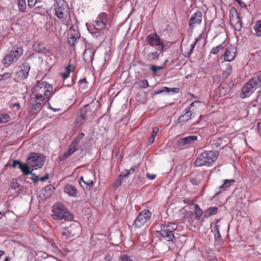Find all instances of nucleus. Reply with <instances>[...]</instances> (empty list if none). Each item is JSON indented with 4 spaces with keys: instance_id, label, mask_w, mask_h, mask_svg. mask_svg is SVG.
I'll return each instance as SVG.
<instances>
[{
    "instance_id": "nucleus-27",
    "label": "nucleus",
    "mask_w": 261,
    "mask_h": 261,
    "mask_svg": "<svg viewBox=\"0 0 261 261\" xmlns=\"http://www.w3.org/2000/svg\"><path fill=\"white\" fill-rule=\"evenodd\" d=\"M145 48L144 49L143 53L145 58L148 61H152L155 60H158L160 57V54L155 51L154 52H151L149 53H146L145 51Z\"/></svg>"
},
{
    "instance_id": "nucleus-25",
    "label": "nucleus",
    "mask_w": 261,
    "mask_h": 261,
    "mask_svg": "<svg viewBox=\"0 0 261 261\" xmlns=\"http://www.w3.org/2000/svg\"><path fill=\"white\" fill-rule=\"evenodd\" d=\"M64 192L71 197H76L77 194V190L73 185L66 184L64 188Z\"/></svg>"
},
{
    "instance_id": "nucleus-22",
    "label": "nucleus",
    "mask_w": 261,
    "mask_h": 261,
    "mask_svg": "<svg viewBox=\"0 0 261 261\" xmlns=\"http://www.w3.org/2000/svg\"><path fill=\"white\" fill-rule=\"evenodd\" d=\"M69 233L71 234L72 237L79 236L81 232V226L80 223L74 222L67 227Z\"/></svg>"
},
{
    "instance_id": "nucleus-4",
    "label": "nucleus",
    "mask_w": 261,
    "mask_h": 261,
    "mask_svg": "<svg viewBox=\"0 0 261 261\" xmlns=\"http://www.w3.org/2000/svg\"><path fill=\"white\" fill-rule=\"evenodd\" d=\"M177 228V225L175 223H168V224H162L161 229L157 230V237L160 239H164L165 240L172 243H174L175 235L173 231Z\"/></svg>"
},
{
    "instance_id": "nucleus-61",
    "label": "nucleus",
    "mask_w": 261,
    "mask_h": 261,
    "mask_svg": "<svg viewBox=\"0 0 261 261\" xmlns=\"http://www.w3.org/2000/svg\"><path fill=\"white\" fill-rule=\"evenodd\" d=\"M112 257L113 255H111L110 254H107L105 257V260L106 261H111L112 259Z\"/></svg>"
},
{
    "instance_id": "nucleus-49",
    "label": "nucleus",
    "mask_w": 261,
    "mask_h": 261,
    "mask_svg": "<svg viewBox=\"0 0 261 261\" xmlns=\"http://www.w3.org/2000/svg\"><path fill=\"white\" fill-rule=\"evenodd\" d=\"M120 261H133V259L127 254H122L120 257Z\"/></svg>"
},
{
    "instance_id": "nucleus-63",
    "label": "nucleus",
    "mask_w": 261,
    "mask_h": 261,
    "mask_svg": "<svg viewBox=\"0 0 261 261\" xmlns=\"http://www.w3.org/2000/svg\"><path fill=\"white\" fill-rule=\"evenodd\" d=\"M195 45L196 44H195L194 43L192 44H191L190 51L188 53V56H190L192 54L193 51L195 47Z\"/></svg>"
},
{
    "instance_id": "nucleus-11",
    "label": "nucleus",
    "mask_w": 261,
    "mask_h": 261,
    "mask_svg": "<svg viewBox=\"0 0 261 261\" xmlns=\"http://www.w3.org/2000/svg\"><path fill=\"white\" fill-rule=\"evenodd\" d=\"M146 42L150 46L155 47L159 51H163L165 48V44L156 33L148 35L146 37Z\"/></svg>"
},
{
    "instance_id": "nucleus-31",
    "label": "nucleus",
    "mask_w": 261,
    "mask_h": 261,
    "mask_svg": "<svg viewBox=\"0 0 261 261\" xmlns=\"http://www.w3.org/2000/svg\"><path fill=\"white\" fill-rule=\"evenodd\" d=\"M218 208L216 206L210 207L204 212V217H208L216 214L218 213Z\"/></svg>"
},
{
    "instance_id": "nucleus-54",
    "label": "nucleus",
    "mask_w": 261,
    "mask_h": 261,
    "mask_svg": "<svg viewBox=\"0 0 261 261\" xmlns=\"http://www.w3.org/2000/svg\"><path fill=\"white\" fill-rule=\"evenodd\" d=\"M159 131V129L157 127H154L152 128V130L151 132V137L152 138H155L156 135H158Z\"/></svg>"
},
{
    "instance_id": "nucleus-42",
    "label": "nucleus",
    "mask_w": 261,
    "mask_h": 261,
    "mask_svg": "<svg viewBox=\"0 0 261 261\" xmlns=\"http://www.w3.org/2000/svg\"><path fill=\"white\" fill-rule=\"evenodd\" d=\"M61 236L66 239L69 238L70 237H72L70 233H69V231L67 227H64L62 229L61 231Z\"/></svg>"
},
{
    "instance_id": "nucleus-10",
    "label": "nucleus",
    "mask_w": 261,
    "mask_h": 261,
    "mask_svg": "<svg viewBox=\"0 0 261 261\" xmlns=\"http://www.w3.org/2000/svg\"><path fill=\"white\" fill-rule=\"evenodd\" d=\"M23 53L21 47L14 48L8 54L6 55L2 60L5 67H9L12 62L17 61L22 55Z\"/></svg>"
},
{
    "instance_id": "nucleus-52",
    "label": "nucleus",
    "mask_w": 261,
    "mask_h": 261,
    "mask_svg": "<svg viewBox=\"0 0 261 261\" xmlns=\"http://www.w3.org/2000/svg\"><path fill=\"white\" fill-rule=\"evenodd\" d=\"M79 86L82 88H85L87 87V82L86 79H83L79 81Z\"/></svg>"
},
{
    "instance_id": "nucleus-50",
    "label": "nucleus",
    "mask_w": 261,
    "mask_h": 261,
    "mask_svg": "<svg viewBox=\"0 0 261 261\" xmlns=\"http://www.w3.org/2000/svg\"><path fill=\"white\" fill-rule=\"evenodd\" d=\"M165 66L164 65L161 66H157L154 65H152L150 67V69L155 73L156 71L159 70L163 69Z\"/></svg>"
},
{
    "instance_id": "nucleus-45",
    "label": "nucleus",
    "mask_w": 261,
    "mask_h": 261,
    "mask_svg": "<svg viewBox=\"0 0 261 261\" xmlns=\"http://www.w3.org/2000/svg\"><path fill=\"white\" fill-rule=\"evenodd\" d=\"M140 88L146 89L149 87V84L146 80H141L137 83Z\"/></svg>"
},
{
    "instance_id": "nucleus-24",
    "label": "nucleus",
    "mask_w": 261,
    "mask_h": 261,
    "mask_svg": "<svg viewBox=\"0 0 261 261\" xmlns=\"http://www.w3.org/2000/svg\"><path fill=\"white\" fill-rule=\"evenodd\" d=\"M230 91V88L226 84H221L216 90V94L219 97L226 95Z\"/></svg>"
},
{
    "instance_id": "nucleus-21",
    "label": "nucleus",
    "mask_w": 261,
    "mask_h": 261,
    "mask_svg": "<svg viewBox=\"0 0 261 261\" xmlns=\"http://www.w3.org/2000/svg\"><path fill=\"white\" fill-rule=\"evenodd\" d=\"M79 183L83 189H90L93 185V181L88 178L87 175L80 178Z\"/></svg>"
},
{
    "instance_id": "nucleus-23",
    "label": "nucleus",
    "mask_w": 261,
    "mask_h": 261,
    "mask_svg": "<svg viewBox=\"0 0 261 261\" xmlns=\"http://www.w3.org/2000/svg\"><path fill=\"white\" fill-rule=\"evenodd\" d=\"M236 49L233 47H228L225 51L224 59L226 61H232L236 57Z\"/></svg>"
},
{
    "instance_id": "nucleus-41",
    "label": "nucleus",
    "mask_w": 261,
    "mask_h": 261,
    "mask_svg": "<svg viewBox=\"0 0 261 261\" xmlns=\"http://www.w3.org/2000/svg\"><path fill=\"white\" fill-rule=\"evenodd\" d=\"M235 182V180L233 179H225L223 184L220 187V188H226L232 185Z\"/></svg>"
},
{
    "instance_id": "nucleus-17",
    "label": "nucleus",
    "mask_w": 261,
    "mask_h": 261,
    "mask_svg": "<svg viewBox=\"0 0 261 261\" xmlns=\"http://www.w3.org/2000/svg\"><path fill=\"white\" fill-rule=\"evenodd\" d=\"M20 69L16 73L20 80H24L27 78L30 70V66L28 63L25 62L20 66Z\"/></svg>"
},
{
    "instance_id": "nucleus-3",
    "label": "nucleus",
    "mask_w": 261,
    "mask_h": 261,
    "mask_svg": "<svg viewBox=\"0 0 261 261\" xmlns=\"http://www.w3.org/2000/svg\"><path fill=\"white\" fill-rule=\"evenodd\" d=\"M219 152L216 150L205 151L196 159L194 165L196 167H210L217 161Z\"/></svg>"
},
{
    "instance_id": "nucleus-29",
    "label": "nucleus",
    "mask_w": 261,
    "mask_h": 261,
    "mask_svg": "<svg viewBox=\"0 0 261 261\" xmlns=\"http://www.w3.org/2000/svg\"><path fill=\"white\" fill-rule=\"evenodd\" d=\"M43 101H44L38 100V99H36V97L32 96L30 102L31 105L32 110H37L40 109L41 106Z\"/></svg>"
},
{
    "instance_id": "nucleus-7",
    "label": "nucleus",
    "mask_w": 261,
    "mask_h": 261,
    "mask_svg": "<svg viewBox=\"0 0 261 261\" xmlns=\"http://www.w3.org/2000/svg\"><path fill=\"white\" fill-rule=\"evenodd\" d=\"M74 23L71 24L68 32V42L71 46H74L77 42L81 35L79 31L78 22L75 16L73 17Z\"/></svg>"
},
{
    "instance_id": "nucleus-51",
    "label": "nucleus",
    "mask_w": 261,
    "mask_h": 261,
    "mask_svg": "<svg viewBox=\"0 0 261 261\" xmlns=\"http://www.w3.org/2000/svg\"><path fill=\"white\" fill-rule=\"evenodd\" d=\"M199 103V101H195L193 102L190 105V107H187L186 108V109L185 110V114H188L190 112V109L194 107L195 104V103Z\"/></svg>"
},
{
    "instance_id": "nucleus-64",
    "label": "nucleus",
    "mask_w": 261,
    "mask_h": 261,
    "mask_svg": "<svg viewBox=\"0 0 261 261\" xmlns=\"http://www.w3.org/2000/svg\"><path fill=\"white\" fill-rule=\"evenodd\" d=\"M183 202L185 203H188L190 204H192L193 203V201L188 198L183 200Z\"/></svg>"
},
{
    "instance_id": "nucleus-33",
    "label": "nucleus",
    "mask_w": 261,
    "mask_h": 261,
    "mask_svg": "<svg viewBox=\"0 0 261 261\" xmlns=\"http://www.w3.org/2000/svg\"><path fill=\"white\" fill-rule=\"evenodd\" d=\"M30 168L31 167L30 166H29L28 163L26 164L21 163V164H20V167H19V168L25 175H27L31 173Z\"/></svg>"
},
{
    "instance_id": "nucleus-8",
    "label": "nucleus",
    "mask_w": 261,
    "mask_h": 261,
    "mask_svg": "<svg viewBox=\"0 0 261 261\" xmlns=\"http://www.w3.org/2000/svg\"><path fill=\"white\" fill-rule=\"evenodd\" d=\"M84 136L85 134L83 133H81L74 138L73 140L70 144L67 150L65 152L63 155L59 156V160L60 161H64L66 158L69 157L79 149V143Z\"/></svg>"
},
{
    "instance_id": "nucleus-32",
    "label": "nucleus",
    "mask_w": 261,
    "mask_h": 261,
    "mask_svg": "<svg viewBox=\"0 0 261 261\" xmlns=\"http://www.w3.org/2000/svg\"><path fill=\"white\" fill-rule=\"evenodd\" d=\"M258 88L261 86V71L257 73L254 76L250 79Z\"/></svg>"
},
{
    "instance_id": "nucleus-47",
    "label": "nucleus",
    "mask_w": 261,
    "mask_h": 261,
    "mask_svg": "<svg viewBox=\"0 0 261 261\" xmlns=\"http://www.w3.org/2000/svg\"><path fill=\"white\" fill-rule=\"evenodd\" d=\"M215 248L220 250L222 248V239H215Z\"/></svg>"
},
{
    "instance_id": "nucleus-35",
    "label": "nucleus",
    "mask_w": 261,
    "mask_h": 261,
    "mask_svg": "<svg viewBox=\"0 0 261 261\" xmlns=\"http://www.w3.org/2000/svg\"><path fill=\"white\" fill-rule=\"evenodd\" d=\"M178 88H173V89H171L170 90V88L166 87H163L161 89L155 90L154 91L153 93L154 95H157V94L163 93L164 92L169 93L171 91H172L173 92H178Z\"/></svg>"
},
{
    "instance_id": "nucleus-43",
    "label": "nucleus",
    "mask_w": 261,
    "mask_h": 261,
    "mask_svg": "<svg viewBox=\"0 0 261 261\" xmlns=\"http://www.w3.org/2000/svg\"><path fill=\"white\" fill-rule=\"evenodd\" d=\"M254 29L256 35L258 36H261V20L256 21Z\"/></svg>"
},
{
    "instance_id": "nucleus-39",
    "label": "nucleus",
    "mask_w": 261,
    "mask_h": 261,
    "mask_svg": "<svg viewBox=\"0 0 261 261\" xmlns=\"http://www.w3.org/2000/svg\"><path fill=\"white\" fill-rule=\"evenodd\" d=\"M219 229V225L216 224L214 226V229L212 230V231L214 233L215 239H222Z\"/></svg>"
},
{
    "instance_id": "nucleus-1",
    "label": "nucleus",
    "mask_w": 261,
    "mask_h": 261,
    "mask_svg": "<svg viewBox=\"0 0 261 261\" xmlns=\"http://www.w3.org/2000/svg\"><path fill=\"white\" fill-rule=\"evenodd\" d=\"M99 107L98 101H92L90 103L85 105L77 112L74 122L76 126H81L88 119H92Z\"/></svg>"
},
{
    "instance_id": "nucleus-2",
    "label": "nucleus",
    "mask_w": 261,
    "mask_h": 261,
    "mask_svg": "<svg viewBox=\"0 0 261 261\" xmlns=\"http://www.w3.org/2000/svg\"><path fill=\"white\" fill-rule=\"evenodd\" d=\"M53 90L52 86L45 81H38L33 88V95L40 101L48 100Z\"/></svg>"
},
{
    "instance_id": "nucleus-48",
    "label": "nucleus",
    "mask_w": 261,
    "mask_h": 261,
    "mask_svg": "<svg viewBox=\"0 0 261 261\" xmlns=\"http://www.w3.org/2000/svg\"><path fill=\"white\" fill-rule=\"evenodd\" d=\"M130 174H132V172L130 171H128V170L126 169L121 172V173L119 175V177L123 180V178L128 177L129 175Z\"/></svg>"
},
{
    "instance_id": "nucleus-57",
    "label": "nucleus",
    "mask_w": 261,
    "mask_h": 261,
    "mask_svg": "<svg viewBox=\"0 0 261 261\" xmlns=\"http://www.w3.org/2000/svg\"><path fill=\"white\" fill-rule=\"evenodd\" d=\"M11 73H8V72H6V73H4L2 75V78L3 80H7V79H10L11 77Z\"/></svg>"
},
{
    "instance_id": "nucleus-60",
    "label": "nucleus",
    "mask_w": 261,
    "mask_h": 261,
    "mask_svg": "<svg viewBox=\"0 0 261 261\" xmlns=\"http://www.w3.org/2000/svg\"><path fill=\"white\" fill-rule=\"evenodd\" d=\"M122 181V179L119 177L117 180L114 183V186L116 188L120 186L121 185Z\"/></svg>"
},
{
    "instance_id": "nucleus-46",
    "label": "nucleus",
    "mask_w": 261,
    "mask_h": 261,
    "mask_svg": "<svg viewBox=\"0 0 261 261\" xmlns=\"http://www.w3.org/2000/svg\"><path fill=\"white\" fill-rule=\"evenodd\" d=\"M223 47L222 46V45H219L216 47H213L211 51H210V54H213V55H216L217 54V53L220 51L221 50H223Z\"/></svg>"
},
{
    "instance_id": "nucleus-15",
    "label": "nucleus",
    "mask_w": 261,
    "mask_h": 261,
    "mask_svg": "<svg viewBox=\"0 0 261 261\" xmlns=\"http://www.w3.org/2000/svg\"><path fill=\"white\" fill-rule=\"evenodd\" d=\"M28 6L32 8L37 5L35 8L36 11L39 13H44L47 12L46 4L43 0H27Z\"/></svg>"
},
{
    "instance_id": "nucleus-13",
    "label": "nucleus",
    "mask_w": 261,
    "mask_h": 261,
    "mask_svg": "<svg viewBox=\"0 0 261 261\" xmlns=\"http://www.w3.org/2000/svg\"><path fill=\"white\" fill-rule=\"evenodd\" d=\"M109 20L108 14L105 12H101L98 15L95 21L93 29L98 31L104 30L106 28Z\"/></svg>"
},
{
    "instance_id": "nucleus-53",
    "label": "nucleus",
    "mask_w": 261,
    "mask_h": 261,
    "mask_svg": "<svg viewBox=\"0 0 261 261\" xmlns=\"http://www.w3.org/2000/svg\"><path fill=\"white\" fill-rule=\"evenodd\" d=\"M34 50L38 53L43 54L44 53V48L40 47V45H38V46L36 47V46H34Z\"/></svg>"
},
{
    "instance_id": "nucleus-37",
    "label": "nucleus",
    "mask_w": 261,
    "mask_h": 261,
    "mask_svg": "<svg viewBox=\"0 0 261 261\" xmlns=\"http://www.w3.org/2000/svg\"><path fill=\"white\" fill-rule=\"evenodd\" d=\"M194 213L195 215V219L199 220L202 215V210L200 208L199 205L196 204L194 206Z\"/></svg>"
},
{
    "instance_id": "nucleus-5",
    "label": "nucleus",
    "mask_w": 261,
    "mask_h": 261,
    "mask_svg": "<svg viewBox=\"0 0 261 261\" xmlns=\"http://www.w3.org/2000/svg\"><path fill=\"white\" fill-rule=\"evenodd\" d=\"M51 216L55 220H71L73 219V216L67 210L66 207L62 203H57L53 205L51 209Z\"/></svg>"
},
{
    "instance_id": "nucleus-59",
    "label": "nucleus",
    "mask_w": 261,
    "mask_h": 261,
    "mask_svg": "<svg viewBox=\"0 0 261 261\" xmlns=\"http://www.w3.org/2000/svg\"><path fill=\"white\" fill-rule=\"evenodd\" d=\"M31 174L32 175V179L34 181L35 183H36L38 181L39 178L37 175H36L35 173H33L31 172Z\"/></svg>"
},
{
    "instance_id": "nucleus-18",
    "label": "nucleus",
    "mask_w": 261,
    "mask_h": 261,
    "mask_svg": "<svg viewBox=\"0 0 261 261\" xmlns=\"http://www.w3.org/2000/svg\"><path fill=\"white\" fill-rule=\"evenodd\" d=\"M202 19V14L198 11L194 13L189 20V26L191 29L194 28L197 24L201 23Z\"/></svg>"
},
{
    "instance_id": "nucleus-44",
    "label": "nucleus",
    "mask_w": 261,
    "mask_h": 261,
    "mask_svg": "<svg viewBox=\"0 0 261 261\" xmlns=\"http://www.w3.org/2000/svg\"><path fill=\"white\" fill-rule=\"evenodd\" d=\"M10 120V117L9 115L3 113L0 115V123H5L9 121Z\"/></svg>"
},
{
    "instance_id": "nucleus-40",
    "label": "nucleus",
    "mask_w": 261,
    "mask_h": 261,
    "mask_svg": "<svg viewBox=\"0 0 261 261\" xmlns=\"http://www.w3.org/2000/svg\"><path fill=\"white\" fill-rule=\"evenodd\" d=\"M192 115V113H191L190 115L184 114V115H182L179 117L178 118V121L179 122H186L191 119Z\"/></svg>"
},
{
    "instance_id": "nucleus-19",
    "label": "nucleus",
    "mask_w": 261,
    "mask_h": 261,
    "mask_svg": "<svg viewBox=\"0 0 261 261\" xmlns=\"http://www.w3.org/2000/svg\"><path fill=\"white\" fill-rule=\"evenodd\" d=\"M95 51V49L93 47H88L85 50L83 53V58L87 64L92 63Z\"/></svg>"
},
{
    "instance_id": "nucleus-58",
    "label": "nucleus",
    "mask_w": 261,
    "mask_h": 261,
    "mask_svg": "<svg viewBox=\"0 0 261 261\" xmlns=\"http://www.w3.org/2000/svg\"><path fill=\"white\" fill-rule=\"evenodd\" d=\"M22 163H21L20 161L18 160H13V164L12 165V166H13L14 168H16L17 166H18V167H20V164H21Z\"/></svg>"
},
{
    "instance_id": "nucleus-20",
    "label": "nucleus",
    "mask_w": 261,
    "mask_h": 261,
    "mask_svg": "<svg viewBox=\"0 0 261 261\" xmlns=\"http://www.w3.org/2000/svg\"><path fill=\"white\" fill-rule=\"evenodd\" d=\"M205 175L206 173L205 172H200L197 174H192L190 178V181L193 185L198 186L203 181Z\"/></svg>"
},
{
    "instance_id": "nucleus-9",
    "label": "nucleus",
    "mask_w": 261,
    "mask_h": 261,
    "mask_svg": "<svg viewBox=\"0 0 261 261\" xmlns=\"http://www.w3.org/2000/svg\"><path fill=\"white\" fill-rule=\"evenodd\" d=\"M45 162L43 154L32 152L27 158V163L30 166L33 170H36L42 167Z\"/></svg>"
},
{
    "instance_id": "nucleus-56",
    "label": "nucleus",
    "mask_w": 261,
    "mask_h": 261,
    "mask_svg": "<svg viewBox=\"0 0 261 261\" xmlns=\"http://www.w3.org/2000/svg\"><path fill=\"white\" fill-rule=\"evenodd\" d=\"M255 102H256V103L254 104L253 106H256V105L261 106V94H259L257 96Z\"/></svg>"
},
{
    "instance_id": "nucleus-34",
    "label": "nucleus",
    "mask_w": 261,
    "mask_h": 261,
    "mask_svg": "<svg viewBox=\"0 0 261 261\" xmlns=\"http://www.w3.org/2000/svg\"><path fill=\"white\" fill-rule=\"evenodd\" d=\"M232 70L231 66L229 64H227L225 69L223 72L222 78L224 80L227 79L231 74Z\"/></svg>"
},
{
    "instance_id": "nucleus-16",
    "label": "nucleus",
    "mask_w": 261,
    "mask_h": 261,
    "mask_svg": "<svg viewBox=\"0 0 261 261\" xmlns=\"http://www.w3.org/2000/svg\"><path fill=\"white\" fill-rule=\"evenodd\" d=\"M197 139L198 137L197 136L191 135L180 138L178 140L177 144L179 147H186L194 143Z\"/></svg>"
},
{
    "instance_id": "nucleus-30",
    "label": "nucleus",
    "mask_w": 261,
    "mask_h": 261,
    "mask_svg": "<svg viewBox=\"0 0 261 261\" xmlns=\"http://www.w3.org/2000/svg\"><path fill=\"white\" fill-rule=\"evenodd\" d=\"M11 189L15 190L18 193L23 191V187L18 182L17 179H13L10 184Z\"/></svg>"
},
{
    "instance_id": "nucleus-6",
    "label": "nucleus",
    "mask_w": 261,
    "mask_h": 261,
    "mask_svg": "<svg viewBox=\"0 0 261 261\" xmlns=\"http://www.w3.org/2000/svg\"><path fill=\"white\" fill-rule=\"evenodd\" d=\"M55 15L60 20H65L68 15L69 7L64 0H54Z\"/></svg>"
},
{
    "instance_id": "nucleus-38",
    "label": "nucleus",
    "mask_w": 261,
    "mask_h": 261,
    "mask_svg": "<svg viewBox=\"0 0 261 261\" xmlns=\"http://www.w3.org/2000/svg\"><path fill=\"white\" fill-rule=\"evenodd\" d=\"M27 0H18L17 4L19 10L21 12H25L27 9Z\"/></svg>"
},
{
    "instance_id": "nucleus-14",
    "label": "nucleus",
    "mask_w": 261,
    "mask_h": 261,
    "mask_svg": "<svg viewBox=\"0 0 261 261\" xmlns=\"http://www.w3.org/2000/svg\"><path fill=\"white\" fill-rule=\"evenodd\" d=\"M256 88H257V87L255 86L252 80L250 79L248 82L243 86L240 94L241 97L245 98L249 97L252 93L254 92Z\"/></svg>"
},
{
    "instance_id": "nucleus-28",
    "label": "nucleus",
    "mask_w": 261,
    "mask_h": 261,
    "mask_svg": "<svg viewBox=\"0 0 261 261\" xmlns=\"http://www.w3.org/2000/svg\"><path fill=\"white\" fill-rule=\"evenodd\" d=\"M55 188L54 186L48 185L42 190V193L45 198L49 197L54 193Z\"/></svg>"
},
{
    "instance_id": "nucleus-36",
    "label": "nucleus",
    "mask_w": 261,
    "mask_h": 261,
    "mask_svg": "<svg viewBox=\"0 0 261 261\" xmlns=\"http://www.w3.org/2000/svg\"><path fill=\"white\" fill-rule=\"evenodd\" d=\"M74 69V66L71 64H69L66 67V71L61 73V75L64 77V79H66L69 76L70 72H72Z\"/></svg>"
},
{
    "instance_id": "nucleus-55",
    "label": "nucleus",
    "mask_w": 261,
    "mask_h": 261,
    "mask_svg": "<svg viewBox=\"0 0 261 261\" xmlns=\"http://www.w3.org/2000/svg\"><path fill=\"white\" fill-rule=\"evenodd\" d=\"M213 83L218 84L220 81V76L219 75H215L213 77Z\"/></svg>"
},
{
    "instance_id": "nucleus-12",
    "label": "nucleus",
    "mask_w": 261,
    "mask_h": 261,
    "mask_svg": "<svg viewBox=\"0 0 261 261\" xmlns=\"http://www.w3.org/2000/svg\"><path fill=\"white\" fill-rule=\"evenodd\" d=\"M151 213L150 211L145 210L142 211L136 218L134 225L137 228H141L147 223L150 219Z\"/></svg>"
},
{
    "instance_id": "nucleus-62",
    "label": "nucleus",
    "mask_w": 261,
    "mask_h": 261,
    "mask_svg": "<svg viewBox=\"0 0 261 261\" xmlns=\"http://www.w3.org/2000/svg\"><path fill=\"white\" fill-rule=\"evenodd\" d=\"M146 177L148 178H149V179L153 180V179H154L155 178L156 175L153 174L147 173L146 174Z\"/></svg>"
},
{
    "instance_id": "nucleus-26",
    "label": "nucleus",
    "mask_w": 261,
    "mask_h": 261,
    "mask_svg": "<svg viewBox=\"0 0 261 261\" xmlns=\"http://www.w3.org/2000/svg\"><path fill=\"white\" fill-rule=\"evenodd\" d=\"M233 12L236 13L237 14V12L236 10H233ZM230 21L231 24L234 25L235 27V30L238 31H240L242 28V21L240 18L237 15L236 17H232L231 16H230Z\"/></svg>"
}]
</instances>
